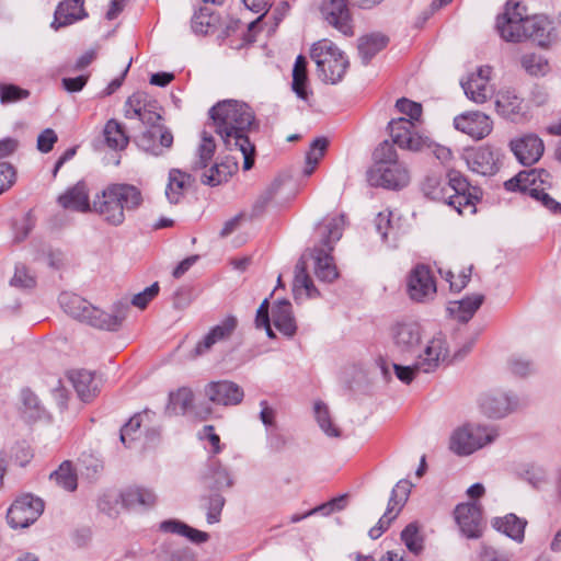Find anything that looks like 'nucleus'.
<instances>
[{
  "label": "nucleus",
  "instance_id": "cd10ccee",
  "mask_svg": "<svg viewBox=\"0 0 561 561\" xmlns=\"http://www.w3.org/2000/svg\"><path fill=\"white\" fill-rule=\"evenodd\" d=\"M523 103L524 100L510 88L500 90L495 99L497 113L511 121H517L524 115Z\"/></svg>",
  "mask_w": 561,
  "mask_h": 561
},
{
  "label": "nucleus",
  "instance_id": "49530a36",
  "mask_svg": "<svg viewBox=\"0 0 561 561\" xmlns=\"http://www.w3.org/2000/svg\"><path fill=\"white\" fill-rule=\"evenodd\" d=\"M329 141L325 137L316 138L306 153V164L304 168V174L310 176L328 148Z\"/></svg>",
  "mask_w": 561,
  "mask_h": 561
},
{
  "label": "nucleus",
  "instance_id": "864d4df0",
  "mask_svg": "<svg viewBox=\"0 0 561 561\" xmlns=\"http://www.w3.org/2000/svg\"><path fill=\"white\" fill-rule=\"evenodd\" d=\"M401 540L405 547L414 554L420 553L423 550V540L419 534V527L415 523H411L405 526L401 533Z\"/></svg>",
  "mask_w": 561,
  "mask_h": 561
},
{
  "label": "nucleus",
  "instance_id": "f257e3e1",
  "mask_svg": "<svg viewBox=\"0 0 561 561\" xmlns=\"http://www.w3.org/2000/svg\"><path fill=\"white\" fill-rule=\"evenodd\" d=\"M209 118L226 149L239 151L243 157V170H250L254 164L255 147L249 133L259 128L252 108L241 101L224 100L210 107Z\"/></svg>",
  "mask_w": 561,
  "mask_h": 561
},
{
  "label": "nucleus",
  "instance_id": "37998d69",
  "mask_svg": "<svg viewBox=\"0 0 561 561\" xmlns=\"http://www.w3.org/2000/svg\"><path fill=\"white\" fill-rule=\"evenodd\" d=\"M523 69L533 77H543L550 71L548 59L536 53H527L520 57Z\"/></svg>",
  "mask_w": 561,
  "mask_h": 561
},
{
  "label": "nucleus",
  "instance_id": "de8ad7c7",
  "mask_svg": "<svg viewBox=\"0 0 561 561\" xmlns=\"http://www.w3.org/2000/svg\"><path fill=\"white\" fill-rule=\"evenodd\" d=\"M149 413L150 412L148 410L142 413H136L122 426L119 438L124 446L130 447L131 443L140 436V427L142 425L144 417H148Z\"/></svg>",
  "mask_w": 561,
  "mask_h": 561
},
{
  "label": "nucleus",
  "instance_id": "0eeeda50",
  "mask_svg": "<svg viewBox=\"0 0 561 561\" xmlns=\"http://www.w3.org/2000/svg\"><path fill=\"white\" fill-rule=\"evenodd\" d=\"M499 432L493 426L467 423L455 428L449 438V449L458 456H469L493 443Z\"/></svg>",
  "mask_w": 561,
  "mask_h": 561
},
{
  "label": "nucleus",
  "instance_id": "aec40b11",
  "mask_svg": "<svg viewBox=\"0 0 561 561\" xmlns=\"http://www.w3.org/2000/svg\"><path fill=\"white\" fill-rule=\"evenodd\" d=\"M408 293L412 300L424 301L436 293V285L431 271L425 265L415 266L408 279Z\"/></svg>",
  "mask_w": 561,
  "mask_h": 561
},
{
  "label": "nucleus",
  "instance_id": "473e14b6",
  "mask_svg": "<svg viewBox=\"0 0 561 561\" xmlns=\"http://www.w3.org/2000/svg\"><path fill=\"white\" fill-rule=\"evenodd\" d=\"M389 43V38L382 33H370L358 38V55L364 65H367Z\"/></svg>",
  "mask_w": 561,
  "mask_h": 561
},
{
  "label": "nucleus",
  "instance_id": "052dcab7",
  "mask_svg": "<svg viewBox=\"0 0 561 561\" xmlns=\"http://www.w3.org/2000/svg\"><path fill=\"white\" fill-rule=\"evenodd\" d=\"M474 198L476 196H473L469 191L457 194H446L445 201L443 202L457 209L458 213H461V207L473 205Z\"/></svg>",
  "mask_w": 561,
  "mask_h": 561
},
{
  "label": "nucleus",
  "instance_id": "4d7b16f0",
  "mask_svg": "<svg viewBox=\"0 0 561 561\" xmlns=\"http://www.w3.org/2000/svg\"><path fill=\"white\" fill-rule=\"evenodd\" d=\"M470 184L465 176L457 171L448 173V181L445 184L446 194H457L460 192H469Z\"/></svg>",
  "mask_w": 561,
  "mask_h": 561
},
{
  "label": "nucleus",
  "instance_id": "bf43d9fd",
  "mask_svg": "<svg viewBox=\"0 0 561 561\" xmlns=\"http://www.w3.org/2000/svg\"><path fill=\"white\" fill-rule=\"evenodd\" d=\"M225 505V497L216 493L208 497L207 523L216 524L220 520V514Z\"/></svg>",
  "mask_w": 561,
  "mask_h": 561
},
{
  "label": "nucleus",
  "instance_id": "4c0bfd02",
  "mask_svg": "<svg viewBox=\"0 0 561 561\" xmlns=\"http://www.w3.org/2000/svg\"><path fill=\"white\" fill-rule=\"evenodd\" d=\"M192 181L190 174L181 170L173 169L169 173V183L165 188V196L171 204H176L183 196V190Z\"/></svg>",
  "mask_w": 561,
  "mask_h": 561
},
{
  "label": "nucleus",
  "instance_id": "20e7f679",
  "mask_svg": "<svg viewBox=\"0 0 561 561\" xmlns=\"http://www.w3.org/2000/svg\"><path fill=\"white\" fill-rule=\"evenodd\" d=\"M344 225V216L340 215L324 219L317 227V233L320 239L319 245H316L312 251V256L314 260V274L321 282L331 283L339 276L331 252L333 251L334 243L342 238Z\"/></svg>",
  "mask_w": 561,
  "mask_h": 561
},
{
  "label": "nucleus",
  "instance_id": "bb28decb",
  "mask_svg": "<svg viewBox=\"0 0 561 561\" xmlns=\"http://www.w3.org/2000/svg\"><path fill=\"white\" fill-rule=\"evenodd\" d=\"M121 501L128 510H149L154 506L157 494L149 488L129 486L121 493Z\"/></svg>",
  "mask_w": 561,
  "mask_h": 561
},
{
  "label": "nucleus",
  "instance_id": "b1692460",
  "mask_svg": "<svg viewBox=\"0 0 561 561\" xmlns=\"http://www.w3.org/2000/svg\"><path fill=\"white\" fill-rule=\"evenodd\" d=\"M128 307L125 305H115L111 312L101 310L92 306L85 322L102 330L116 331L126 318Z\"/></svg>",
  "mask_w": 561,
  "mask_h": 561
},
{
  "label": "nucleus",
  "instance_id": "f8f14e48",
  "mask_svg": "<svg viewBox=\"0 0 561 561\" xmlns=\"http://www.w3.org/2000/svg\"><path fill=\"white\" fill-rule=\"evenodd\" d=\"M238 325V320L233 316L226 317L220 323L210 328V330L196 343L187 355L188 359H196L208 354L213 347L220 343L228 341Z\"/></svg>",
  "mask_w": 561,
  "mask_h": 561
},
{
  "label": "nucleus",
  "instance_id": "e2e57ef3",
  "mask_svg": "<svg viewBox=\"0 0 561 561\" xmlns=\"http://www.w3.org/2000/svg\"><path fill=\"white\" fill-rule=\"evenodd\" d=\"M278 188L279 183L274 182L259 196L253 205V215L259 216L263 213L266 205L273 199Z\"/></svg>",
  "mask_w": 561,
  "mask_h": 561
},
{
  "label": "nucleus",
  "instance_id": "13d9d810",
  "mask_svg": "<svg viewBox=\"0 0 561 561\" xmlns=\"http://www.w3.org/2000/svg\"><path fill=\"white\" fill-rule=\"evenodd\" d=\"M397 110L407 115L411 122L419 121L422 115V105L409 99L402 98L396 102Z\"/></svg>",
  "mask_w": 561,
  "mask_h": 561
},
{
  "label": "nucleus",
  "instance_id": "9d476101",
  "mask_svg": "<svg viewBox=\"0 0 561 561\" xmlns=\"http://www.w3.org/2000/svg\"><path fill=\"white\" fill-rule=\"evenodd\" d=\"M409 172L402 163H375L367 171V181L371 186L399 190L409 183Z\"/></svg>",
  "mask_w": 561,
  "mask_h": 561
},
{
  "label": "nucleus",
  "instance_id": "774afa93",
  "mask_svg": "<svg viewBox=\"0 0 561 561\" xmlns=\"http://www.w3.org/2000/svg\"><path fill=\"white\" fill-rule=\"evenodd\" d=\"M57 134L51 128L44 129L37 137V149L41 152H49L57 142Z\"/></svg>",
  "mask_w": 561,
  "mask_h": 561
},
{
  "label": "nucleus",
  "instance_id": "c03bdc74",
  "mask_svg": "<svg viewBox=\"0 0 561 561\" xmlns=\"http://www.w3.org/2000/svg\"><path fill=\"white\" fill-rule=\"evenodd\" d=\"M205 479L209 480L208 488L213 490H222L232 485V479L228 470L216 460L209 462Z\"/></svg>",
  "mask_w": 561,
  "mask_h": 561
},
{
  "label": "nucleus",
  "instance_id": "393cba45",
  "mask_svg": "<svg viewBox=\"0 0 561 561\" xmlns=\"http://www.w3.org/2000/svg\"><path fill=\"white\" fill-rule=\"evenodd\" d=\"M510 146L517 160L524 165L537 162L545 150L542 140L536 135H526L512 140Z\"/></svg>",
  "mask_w": 561,
  "mask_h": 561
},
{
  "label": "nucleus",
  "instance_id": "5701e85b",
  "mask_svg": "<svg viewBox=\"0 0 561 561\" xmlns=\"http://www.w3.org/2000/svg\"><path fill=\"white\" fill-rule=\"evenodd\" d=\"M490 73V67H480L477 72L469 76L467 81L461 82L463 92L469 100L482 104L492 95V89L489 85Z\"/></svg>",
  "mask_w": 561,
  "mask_h": 561
},
{
  "label": "nucleus",
  "instance_id": "c9c22d12",
  "mask_svg": "<svg viewBox=\"0 0 561 561\" xmlns=\"http://www.w3.org/2000/svg\"><path fill=\"white\" fill-rule=\"evenodd\" d=\"M58 300L66 313L80 321H85L92 308L89 301L71 293L60 294Z\"/></svg>",
  "mask_w": 561,
  "mask_h": 561
},
{
  "label": "nucleus",
  "instance_id": "2eb2a0df",
  "mask_svg": "<svg viewBox=\"0 0 561 561\" xmlns=\"http://www.w3.org/2000/svg\"><path fill=\"white\" fill-rule=\"evenodd\" d=\"M137 145L154 157L163 156L173 145V134L164 125L146 128L137 137Z\"/></svg>",
  "mask_w": 561,
  "mask_h": 561
},
{
  "label": "nucleus",
  "instance_id": "a19ab883",
  "mask_svg": "<svg viewBox=\"0 0 561 561\" xmlns=\"http://www.w3.org/2000/svg\"><path fill=\"white\" fill-rule=\"evenodd\" d=\"M193 401L194 393L192 389L182 387L178 391L170 393L167 412L175 415L185 414L192 408Z\"/></svg>",
  "mask_w": 561,
  "mask_h": 561
},
{
  "label": "nucleus",
  "instance_id": "338daca9",
  "mask_svg": "<svg viewBox=\"0 0 561 561\" xmlns=\"http://www.w3.org/2000/svg\"><path fill=\"white\" fill-rule=\"evenodd\" d=\"M510 369L514 375L525 377L534 371V366L530 360L516 356L510 360Z\"/></svg>",
  "mask_w": 561,
  "mask_h": 561
},
{
  "label": "nucleus",
  "instance_id": "5fc2aeb1",
  "mask_svg": "<svg viewBox=\"0 0 561 561\" xmlns=\"http://www.w3.org/2000/svg\"><path fill=\"white\" fill-rule=\"evenodd\" d=\"M10 285L19 289H32L36 286V277L25 265L18 264Z\"/></svg>",
  "mask_w": 561,
  "mask_h": 561
},
{
  "label": "nucleus",
  "instance_id": "4468645a",
  "mask_svg": "<svg viewBox=\"0 0 561 561\" xmlns=\"http://www.w3.org/2000/svg\"><path fill=\"white\" fill-rule=\"evenodd\" d=\"M320 13L328 24L345 36L354 35L347 0H322Z\"/></svg>",
  "mask_w": 561,
  "mask_h": 561
},
{
  "label": "nucleus",
  "instance_id": "8fccbe9b",
  "mask_svg": "<svg viewBox=\"0 0 561 561\" xmlns=\"http://www.w3.org/2000/svg\"><path fill=\"white\" fill-rule=\"evenodd\" d=\"M31 92L13 83H0V103L3 105L26 100Z\"/></svg>",
  "mask_w": 561,
  "mask_h": 561
},
{
  "label": "nucleus",
  "instance_id": "69168bd1",
  "mask_svg": "<svg viewBox=\"0 0 561 561\" xmlns=\"http://www.w3.org/2000/svg\"><path fill=\"white\" fill-rule=\"evenodd\" d=\"M512 553L504 550H497L493 547L483 546L479 553L480 561H510Z\"/></svg>",
  "mask_w": 561,
  "mask_h": 561
},
{
  "label": "nucleus",
  "instance_id": "4be33fe9",
  "mask_svg": "<svg viewBox=\"0 0 561 561\" xmlns=\"http://www.w3.org/2000/svg\"><path fill=\"white\" fill-rule=\"evenodd\" d=\"M205 394L213 403L226 407L239 404L244 397L243 389L230 380L207 383Z\"/></svg>",
  "mask_w": 561,
  "mask_h": 561
},
{
  "label": "nucleus",
  "instance_id": "7c9ffc66",
  "mask_svg": "<svg viewBox=\"0 0 561 561\" xmlns=\"http://www.w3.org/2000/svg\"><path fill=\"white\" fill-rule=\"evenodd\" d=\"M483 300L484 296L482 294L466 296L460 300L449 301L447 311L457 321L466 323L474 316Z\"/></svg>",
  "mask_w": 561,
  "mask_h": 561
},
{
  "label": "nucleus",
  "instance_id": "a211bd4d",
  "mask_svg": "<svg viewBox=\"0 0 561 561\" xmlns=\"http://www.w3.org/2000/svg\"><path fill=\"white\" fill-rule=\"evenodd\" d=\"M469 169L484 176L497 173L501 165V152L490 146H482L466 154Z\"/></svg>",
  "mask_w": 561,
  "mask_h": 561
},
{
  "label": "nucleus",
  "instance_id": "a18cd8bd",
  "mask_svg": "<svg viewBox=\"0 0 561 561\" xmlns=\"http://www.w3.org/2000/svg\"><path fill=\"white\" fill-rule=\"evenodd\" d=\"M104 136L110 148L122 150L128 145V136L124 127L115 119H110L104 128Z\"/></svg>",
  "mask_w": 561,
  "mask_h": 561
},
{
  "label": "nucleus",
  "instance_id": "e433bc0d",
  "mask_svg": "<svg viewBox=\"0 0 561 561\" xmlns=\"http://www.w3.org/2000/svg\"><path fill=\"white\" fill-rule=\"evenodd\" d=\"M293 291L295 299H299L302 295L307 298H313L320 295L311 277L307 273L306 264L302 261H299L295 266Z\"/></svg>",
  "mask_w": 561,
  "mask_h": 561
},
{
  "label": "nucleus",
  "instance_id": "7ed1b4c3",
  "mask_svg": "<svg viewBox=\"0 0 561 561\" xmlns=\"http://www.w3.org/2000/svg\"><path fill=\"white\" fill-rule=\"evenodd\" d=\"M144 203L141 190L129 183H111L92 201V211L107 225L122 226L126 215L138 210Z\"/></svg>",
  "mask_w": 561,
  "mask_h": 561
},
{
  "label": "nucleus",
  "instance_id": "79ce46f5",
  "mask_svg": "<svg viewBox=\"0 0 561 561\" xmlns=\"http://www.w3.org/2000/svg\"><path fill=\"white\" fill-rule=\"evenodd\" d=\"M307 60L302 55H299L296 58L294 69H293V90L297 94V96L301 100H308V89H307Z\"/></svg>",
  "mask_w": 561,
  "mask_h": 561
},
{
  "label": "nucleus",
  "instance_id": "680f3d73",
  "mask_svg": "<svg viewBox=\"0 0 561 561\" xmlns=\"http://www.w3.org/2000/svg\"><path fill=\"white\" fill-rule=\"evenodd\" d=\"M278 188L279 183L274 182L259 196L253 205V215L259 216L263 213L266 205L273 199Z\"/></svg>",
  "mask_w": 561,
  "mask_h": 561
},
{
  "label": "nucleus",
  "instance_id": "a878e982",
  "mask_svg": "<svg viewBox=\"0 0 561 561\" xmlns=\"http://www.w3.org/2000/svg\"><path fill=\"white\" fill-rule=\"evenodd\" d=\"M87 15L84 0H64L57 5L50 26L57 31L84 19Z\"/></svg>",
  "mask_w": 561,
  "mask_h": 561
},
{
  "label": "nucleus",
  "instance_id": "f704fd0d",
  "mask_svg": "<svg viewBox=\"0 0 561 561\" xmlns=\"http://www.w3.org/2000/svg\"><path fill=\"white\" fill-rule=\"evenodd\" d=\"M68 378L83 402H89L95 397L96 387L94 386V378L91 371L84 369L73 370L69 373Z\"/></svg>",
  "mask_w": 561,
  "mask_h": 561
},
{
  "label": "nucleus",
  "instance_id": "dca6fc26",
  "mask_svg": "<svg viewBox=\"0 0 561 561\" xmlns=\"http://www.w3.org/2000/svg\"><path fill=\"white\" fill-rule=\"evenodd\" d=\"M455 519L465 537L469 539H478L482 536V512L478 504H458L455 508Z\"/></svg>",
  "mask_w": 561,
  "mask_h": 561
},
{
  "label": "nucleus",
  "instance_id": "f03ea898",
  "mask_svg": "<svg viewBox=\"0 0 561 561\" xmlns=\"http://www.w3.org/2000/svg\"><path fill=\"white\" fill-rule=\"evenodd\" d=\"M495 26L505 42L531 39L541 47H548L557 41L552 22L542 14L527 16L525 5L519 2L508 1Z\"/></svg>",
  "mask_w": 561,
  "mask_h": 561
},
{
  "label": "nucleus",
  "instance_id": "3c124183",
  "mask_svg": "<svg viewBox=\"0 0 561 561\" xmlns=\"http://www.w3.org/2000/svg\"><path fill=\"white\" fill-rule=\"evenodd\" d=\"M314 414L320 428L330 437H339L340 430L332 423L328 407L323 402H316Z\"/></svg>",
  "mask_w": 561,
  "mask_h": 561
},
{
  "label": "nucleus",
  "instance_id": "0e129e2a",
  "mask_svg": "<svg viewBox=\"0 0 561 561\" xmlns=\"http://www.w3.org/2000/svg\"><path fill=\"white\" fill-rule=\"evenodd\" d=\"M159 293V284L156 282L149 287L145 288L141 293H138L131 299V304L140 309L147 307L149 301H151Z\"/></svg>",
  "mask_w": 561,
  "mask_h": 561
},
{
  "label": "nucleus",
  "instance_id": "ea45409f",
  "mask_svg": "<svg viewBox=\"0 0 561 561\" xmlns=\"http://www.w3.org/2000/svg\"><path fill=\"white\" fill-rule=\"evenodd\" d=\"M216 150V144L214 137L207 131L202 133V140L197 147L196 156L192 162L193 170H202L208 167L211 162Z\"/></svg>",
  "mask_w": 561,
  "mask_h": 561
},
{
  "label": "nucleus",
  "instance_id": "c756f323",
  "mask_svg": "<svg viewBox=\"0 0 561 561\" xmlns=\"http://www.w3.org/2000/svg\"><path fill=\"white\" fill-rule=\"evenodd\" d=\"M491 525L494 529L504 534L517 543H522L525 539L527 520L513 513H508L502 517H494Z\"/></svg>",
  "mask_w": 561,
  "mask_h": 561
},
{
  "label": "nucleus",
  "instance_id": "c85d7f7f",
  "mask_svg": "<svg viewBox=\"0 0 561 561\" xmlns=\"http://www.w3.org/2000/svg\"><path fill=\"white\" fill-rule=\"evenodd\" d=\"M58 203L66 209H72L81 213L92 211V203L89 201L87 184L82 181L69 187L58 197Z\"/></svg>",
  "mask_w": 561,
  "mask_h": 561
},
{
  "label": "nucleus",
  "instance_id": "603ef678",
  "mask_svg": "<svg viewBox=\"0 0 561 561\" xmlns=\"http://www.w3.org/2000/svg\"><path fill=\"white\" fill-rule=\"evenodd\" d=\"M526 174H534V176H531L534 181L525 186V194H528L533 198L537 197L533 188L536 191H546L547 187L551 185V174L543 169L526 171Z\"/></svg>",
  "mask_w": 561,
  "mask_h": 561
},
{
  "label": "nucleus",
  "instance_id": "6e6d98bb",
  "mask_svg": "<svg viewBox=\"0 0 561 561\" xmlns=\"http://www.w3.org/2000/svg\"><path fill=\"white\" fill-rule=\"evenodd\" d=\"M393 142L383 141L374 152L375 163L394 164L398 161V154L393 147Z\"/></svg>",
  "mask_w": 561,
  "mask_h": 561
},
{
  "label": "nucleus",
  "instance_id": "2f4dec72",
  "mask_svg": "<svg viewBox=\"0 0 561 561\" xmlns=\"http://www.w3.org/2000/svg\"><path fill=\"white\" fill-rule=\"evenodd\" d=\"M272 318L275 328L286 336L296 333L297 325L293 314L291 304L286 300H277L272 310Z\"/></svg>",
  "mask_w": 561,
  "mask_h": 561
},
{
  "label": "nucleus",
  "instance_id": "f3484780",
  "mask_svg": "<svg viewBox=\"0 0 561 561\" xmlns=\"http://www.w3.org/2000/svg\"><path fill=\"white\" fill-rule=\"evenodd\" d=\"M454 126L457 130L480 140L490 135L493 129V122L482 112H467L454 118Z\"/></svg>",
  "mask_w": 561,
  "mask_h": 561
},
{
  "label": "nucleus",
  "instance_id": "412c9836",
  "mask_svg": "<svg viewBox=\"0 0 561 561\" xmlns=\"http://www.w3.org/2000/svg\"><path fill=\"white\" fill-rule=\"evenodd\" d=\"M412 483L407 480H400L391 491L385 514L379 518L377 527L385 533L390 524L397 518L403 506L405 505L411 493Z\"/></svg>",
  "mask_w": 561,
  "mask_h": 561
},
{
  "label": "nucleus",
  "instance_id": "39448f33",
  "mask_svg": "<svg viewBox=\"0 0 561 561\" xmlns=\"http://www.w3.org/2000/svg\"><path fill=\"white\" fill-rule=\"evenodd\" d=\"M448 354L446 340L438 334L428 341L424 351L417 355L412 365L403 366L393 363L392 367L397 378L408 385L419 373L428 374L436 370L439 364L447 359Z\"/></svg>",
  "mask_w": 561,
  "mask_h": 561
},
{
  "label": "nucleus",
  "instance_id": "6ab92c4d",
  "mask_svg": "<svg viewBox=\"0 0 561 561\" xmlns=\"http://www.w3.org/2000/svg\"><path fill=\"white\" fill-rule=\"evenodd\" d=\"M479 407L484 415L501 419L517 407V399L507 392L494 390L481 396Z\"/></svg>",
  "mask_w": 561,
  "mask_h": 561
},
{
  "label": "nucleus",
  "instance_id": "72a5a7b5",
  "mask_svg": "<svg viewBox=\"0 0 561 561\" xmlns=\"http://www.w3.org/2000/svg\"><path fill=\"white\" fill-rule=\"evenodd\" d=\"M238 170L237 160L227 158L220 163H215L207 172H205L201 182L205 185L217 186L228 179Z\"/></svg>",
  "mask_w": 561,
  "mask_h": 561
},
{
  "label": "nucleus",
  "instance_id": "09e8293b",
  "mask_svg": "<svg viewBox=\"0 0 561 561\" xmlns=\"http://www.w3.org/2000/svg\"><path fill=\"white\" fill-rule=\"evenodd\" d=\"M445 184L446 181L438 175H428L422 183V192L424 195L433 201H445Z\"/></svg>",
  "mask_w": 561,
  "mask_h": 561
},
{
  "label": "nucleus",
  "instance_id": "58836bf2",
  "mask_svg": "<svg viewBox=\"0 0 561 561\" xmlns=\"http://www.w3.org/2000/svg\"><path fill=\"white\" fill-rule=\"evenodd\" d=\"M49 479L68 492L77 490L78 477L69 460L62 461L59 467L49 474Z\"/></svg>",
  "mask_w": 561,
  "mask_h": 561
},
{
  "label": "nucleus",
  "instance_id": "ddd939ff",
  "mask_svg": "<svg viewBox=\"0 0 561 561\" xmlns=\"http://www.w3.org/2000/svg\"><path fill=\"white\" fill-rule=\"evenodd\" d=\"M414 127L413 122L404 117L391 119L388 124V129L392 139V142L402 149L411 151H421L425 146H430L428 137H423L412 129Z\"/></svg>",
  "mask_w": 561,
  "mask_h": 561
},
{
  "label": "nucleus",
  "instance_id": "9b49d317",
  "mask_svg": "<svg viewBox=\"0 0 561 561\" xmlns=\"http://www.w3.org/2000/svg\"><path fill=\"white\" fill-rule=\"evenodd\" d=\"M391 336L398 353L412 355L421 344L422 327L415 320L403 319L391 327Z\"/></svg>",
  "mask_w": 561,
  "mask_h": 561
},
{
  "label": "nucleus",
  "instance_id": "423d86ee",
  "mask_svg": "<svg viewBox=\"0 0 561 561\" xmlns=\"http://www.w3.org/2000/svg\"><path fill=\"white\" fill-rule=\"evenodd\" d=\"M310 57L317 65L319 77L331 84L340 82L350 66L344 53L332 41L325 38L312 45Z\"/></svg>",
  "mask_w": 561,
  "mask_h": 561
},
{
  "label": "nucleus",
  "instance_id": "1a4fd4ad",
  "mask_svg": "<svg viewBox=\"0 0 561 561\" xmlns=\"http://www.w3.org/2000/svg\"><path fill=\"white\" fill-rule=\"evenodd\" d=\"M43 511L44 502L39 497L25 494L9 507L7 520L12 528H25L36 522Z\"/></svg>",
  "mask_w": 561,
  "mask_h": 561
},
{
  "label": "nucleus",
  "instance_id": "6e6552de",
  "mask_svg": "<svg viewBox=\"0 0 561 561\" xmlns=\"http://www.w3.org/2000/svg\"><path fill=\"white\" fill-rule=\"evenodd\" d=\"M162 107L145 92H135L125 102L124 115L127 119H139L146 128L163 125Z\"/></svg>",
  "mask_w": 561,
  "mask_h": 561
}]
</instances>
